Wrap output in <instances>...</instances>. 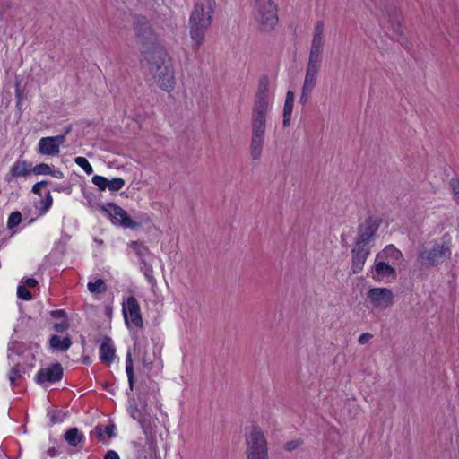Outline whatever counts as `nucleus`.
<instances>
[{
  "instance_id": "nucleus-1",
  "label": "nucleus",
  "mask_w": 459,
  "mask_h": 459,
  "mask_svg": "<svg viewBox=\"0 0 459 459\" xmlns=\"http://www.w3.org/2000/svg\"><path fill=\"white\" fill-rule=\"evenodd\" d=\"M269 84L268 76H262L253 100L249 145L250 156L253 160H260L264 150L267 114L270 108Z\"/></svg>"
},
{
  "instance_id": "nucleus-2",
  "label": "nucleus",
  "mask_w": 459,
  "mask_h": 459,
  "mask_svg": "<svg viewBox=\"0 0 459 459\" xmlns=\"http://www.w3.org/2000/svg\"><path fill=\"white\" fill-rule=\"evenodd\" d=\"M147 70L159 85L166 91L174 89L175 76L170 59L165 48L159 44H151L141 49Z\"/></svg>"
},
{
  "instance_id": "nucleus-3",
  "label": "nucleus",
  "mask_w": 459,
  "mask_h": 459,
  "mask_svg": "<svg viewBox=\"0 0 459 459\" xmlns=\"http://www.w3.org/2000/svg\"><path fill=\"white\" fill-rule=\"evenodd\" d=\"M215 0H197L189 18L190 37L194 42L192 48L197 51L203 45L205 33L212 22Z\"/></svg>"
},
{
  "instance_id": "nucleus-4",
  "label": "nucleus",
  "mask_w": 459,
  "mask_h": 459,
  "mask_svg": "<svg viewBox=\"0 0 459 459\" xmlns=\"http://www.w3.org/2000/svg\"><path fill=\"white\" fill-rule=\"evenodd\" d=\"M246 445L247 459H269L267 440L259 427L251 426L246 432Z\"/></svg>"
},
{
  "instance_id": "nucleus-5",
  "label": "nucleus",
  "mask_w": 459,
  "mask_h": 459,
  "mask_svg": "<svg viewBox=\"0 0 459 459\" xmlns=\"http://www.w3.org/2000/svg\"><path fill=\"white\" fill-rule=\"evenodd\" d=\"M255 18L261 30H271L278 22L276 6L272 0H256Z\"/></svg>"
},
{
  "instance_id": "nucleus-6",
  "label": "nucleus",
  "mask_w": 459,
  "mask_h": 459,
  "mask_svg": "<svg viewBox=\"0 0 459 459\" xmlns=\"http://www.w3.org/2000/svg\"><path fill=\"white\" fill-rule=\"evenodd\" d=\"M450 255L448 245L436 244L431 249L421 248L419 252L418 261L424 266L434 267L449 258Z\"/></svg>"
},
{
  "instance_id": "nucleus-7",
  "label": "nucleus",
  "mask_w": 459,
  "mask_h": 459,
  "mask_svg": "<svg viewBox=\"0 0 459 459\" xmlns=\"http://www.w3.org/2000/svg\"><path fill=\"white\" fill-rule=\"evenodd\" d=\"M133 27L136 40L141 44V49L156 43V36L145 16L135 14L133 16Z\"/></svg>"
},
{
  "instance_id": "nucleus-8",
  "label": "nucleus",
  "mask_w": 459,
  "mask_h": 459,
  "mask_svg": "<svg viewBox=\"0 0 459 459\" xmlns=\"http://www.w3.org/2000/svg\"><path fill=\"white\" fill-rule=\"evenodd\" d=\"M381 223V219L368 216L364 222L359 226L355 244L369 247V243L374 239V236Z\"/></svg>"
},
{
  "instance_id": "nucleus-9",
  "label": "nucleus",
  "mask_w": 459,
  "mask_h": 459,
  "mask_svg": "<svg viewBox=\"0 0 459 459\" xmlns=\"http://www.w3.org/2000/svg\"><path fill=\"white\" fill-rule=\"evenodd\" d=\"M374 308L385 310L394 304V293L388 288H371L367 293Z\"/></svg>"
},
{
  "instance_id": "nucleus-10",
  "label": "nucleus",
  "mask_w": 459,
  "mask_h": 459,
  "mask_svg": "<svg viewBox=\"0 0 459 459\" xmlns=\"http://www.w3.org/2000/svg\"><path fill=\"white\" fill-rule=\"evenodd\" d=\"M107 206L109 207V209H107L106 207L103 206L102 210L109 214L114 223H117L118 225L124 228H129L133 230L139 229L142 227L141 223L132 220L127 214V212L116 204L108 203Z\"/></svg>"
},
{
  "instance_id": "nucleus-11",
  "label": "nucleus",
  "mask_w": 459,
  "mask_h": 459,
  "mask_svg": "<svg viewBox=\"0 0 459 459\" xmlns=\"http://www.w3.org/2000/svg\"><path fill=\"white\" fill-rule=\"evenodd\" d=\"M123 314L126 325H129L130 319L136 327L141 328L143 326L140 306L135 297L130 296L126 302L123 303Z\"/></svg>"
},
{
  "instance_id": "nucleus-12",
  "label": "nucleus",
  "mask_w": 459,
  "mask_h": 459,
  "mask_svg": "<svg viewBox=\"0 0 459 459\" xmlns=\"http://www.w3.org/2000/svg\"><path fill=\"white\" fill-rule=\"evenodd\" d=\"M370 254V247L359 244H354L351 249V271L357 274L363 270L365 262Z\"/></svg>"
},
{
  "instance_id": "nucleus-13",
  "label": "nucleus",
  "mask_w": 459,
  "mask_h": 459,
  "mask_svg": "<svg viewBox=\"0 0 459 459\" xmlns=\"http://www.w3.org/2000/svg\"><path fill=\"white\" fill-rule=\"evenodd\" d=\"M63 377V368L60 363H55L51 367L41 368L36 375L35 380L38 384L46 382L55 383Z\"/></svg>"
},
{
  "instance_id": "nucleus-14",
  "label": "nucleus",
  "mask_w": 459,
  "mask_h": 459,
  "mask_svg": "<svg viewBox=\"0 0 459 459\" xmlns=\"http://www.w3.org/2000/svg\"><path fill=\"white\" fill-rule=\"evenodd\" d=\"M128 410L131 417L140 423L145 435L152 434V426L151 416L147 415L145 411L138 409L134 404H130Z\"/></svg>"
},
{
  "instance_id": "nucleus-15",
  "label": "nucleus",
  "mask_w": 459,
  "mask_h": 459,
  "mask_svg": "<svg viewBox=\"0 0 459 459\" xmlns=\"http://www.w3.org/2000/svg\"><path fill=\"white\" fill-rule=\"evenodd\" d=\"M377 259L386 261L394 265L400 264L403 260V256L402 252L394 245H388L377 255Z\"/></svg>"
},
{
  "instance_id": "nucleus-16",
  "label": "nucleus",
  "mask_w": 459,
  "mask_h": 459,
  "mask_svg": "<svg viewBox=\"0 0 459 459\" xmlns=\"http://www.w3.org/2000/svg\"><path fill=\"white\" fill-rule=\"evenodd\" d=\"M375 7L378 9L383 17L390 20L396 18L397 10L392 0H372Z\"/></svg>"
},
{
  "instance_id": "nucleus-17",
  "label": "nucleus",
  "mask_w": 459,
  "mask_h": 459,
  "mask_svg": "<svg viewBox=\"0 0 459 459\" xmlns=\"http://www.w3.org/2000/svg\"><path fill=\"white\" fill-rule=\"evenodd\" d=\"M116 350L109 337L106 336L100 347V358L104 363L110 364L115 359Z\"/></svg>"
},
{
  "instance_id": "nucleus-18",
  "label": "nucleus",
  "mask_w": 459,
  "mask_h": 459,
  "mask_svg": "<svg viewBox=\"0 0 459 459\" xmlns=\"http://www.w3.org/2000/svg\"><path fill=\"white\" fill-rule=\"evenodd\" d=\"M325 24L323 21H317L313 33L310 49L323 51L325 44Z\"/></svg>"
},
{
  "instance_id": "nucleus-19",
  "label": "nucleus",
  "mask_w": 459,
  "mask_h": 459,
  "mask_svg": "<svg viewBox=\"0 0 459 459\" xmlns=\"http://www.w3.org/2000/svg\"><path fill=\"white\" fill-rule=\"evenodd\" d=\"M376 276L375 279L382 280L384 278L391 277L392 279L396 278V272L393 265L389 263L380 260L375 264Z\"/></svg>"
},
{
  "instance_id": "nucleus-20",
  "label": "nucleus",
  "mask_w": 459,
  "mask_h": 459,
  "mask_svg": "<svg viewBox=\"0 0 459 459\" xmlns=\"http://www.w3.org/2000/svg\"><path fill=\"white\" fill-rule=\"evenodd\" d=\"M30 165L26 161H17L11 168L8 174L5 176V180L7 182H11L13 178H18L22 176H27L30 173L31 169H30Z\"/></svg>"
},
{
  "instance_id": "nucleus-21",
  "label": "nucleus",
  "mask_w": 459,
  "mask_h": 459,
  "mask_svg": "<svg viewBox=\"0 0 459 459\" xmlns=\"http://www.w3.org/2000/svg\"><path fill=\"white\" fill-rule=\"evenodd\" d=\"M38 151L43 155L54 156L59 153L60 149L51 137H43L39 142Z\"/></svg>"
},
{
  "instance_id": "nucleus-22",
  "label": "nucleus",
  "mask_w": 459,
  "mask_h": 459,
  "mask_svg": "<svg viewBox=\"0 0 459 459\" xmlns=\"http://www.w3.org/2000/svg\"><path fill=\"white\" fill-rule=\"evenodd\" d=\"M294 92L291 91H288L286 93L284 107H283V121L282 126L284 127H288L290 124L291 114L293 110L294 105Z\"/></svg>"
},
{
  "instance_id": "nucleus-23",
  "label": "nucleus",
  "mask_w": 459,
  "mask_h": 459,
  "mask_svg": "<svg viewBox=\"0 0 459 459\" xmlns=\"http://www.w3.org/2000/svg\"><path fill=\"white\" fill-rule=\"evenodd\" d=\"M72 345V340L65 336L63 340L58 335H52L49 339V346L53 350L67 351Z\"/></svg>"
},
{
  "instance_id": "nucleus-24",
  "label": "nucleus",
  "mask_w": 459,
  "mask_h": 459,
  "mask_svg": "<svg viewBox=\"0 0 459 459\" xmlns=\"http://www.w3.org/2000/svg\"><path fill=\"white\" fill-rule=\"evenodd\" d=\"M319 70L307 68L302 88L307 91H312L316 84Z\"/></svg>"
},
{
  "instance_id": "nucleus-25",
  "label": "nucleus",
  "mask_w": 459,
  "mask_h": 459,
  "mask_svg": "<svg viewBox=\"0 0 459 459\" xmlns=\"http://www.w3.org/2000/svg\"><path fill=\"white\" fill-rule=\"evenodd\" d=\"M83 438V435L80 434L79 429L75 427L69 429L65 434V441L74 447L82 442Z\"/></svg>"
},
{
  "instance_id": "nucleus-26",
  "label": "nucleus",
  "mask_w": 459,
  "mask_h": 459,
  "mask_svg": "<svg viewBox=\"0 0 459 459\" xmlns=\"http://www.w3.org/2000/svg\"><path fill=\"white\" fill-rule=\"evenodd\" d=\"M323 51L310 49L307 68L320 70Z\"/></svg>"
},
{
  "instance_id": "nucleus-27",
  "label": "nucleus",
  "mask_w": 459,
  "mask_h": 459,
  "mask_svg": "<svg viewBox=\"0 0 459 459\" xmlns=\"http://www.w3.org/2000/svg\"><path fill=\"white\" fill-rule=\"evenodd\" d=\"M126 375L128 377L129 389H130V391H133L135 379H134L133 359H132V354L130 351H128L126 354Z\"/></svg>"
},
{
  "instance_id": "nucleus-28",
  "label": "nucleus",
  "mask_w": 459,
  "mask_h": 459,
  "mask_svg": "<svg viewBox=\"0 0 459 459\" xmlns=\"http://www.w3.org/2000/svg\"><path fill=\"white\" fill-rule=\"evenodd\" d=\"M129 246L135 251L137 256L140 258L142 264L145 257L150 255V250L143 243L138 241H131Z\"/></svg>"
},
{
  "instance_id": "nucleus-29",
  "label": "nucleus",
  "mask_w": 459,
  "mask_h": 459,
  "mask_svg": "<svg viewBox=\"0 0 459 459\" xmlns=\"http://www.w3.org/2000/svg\"><path fill=\"white\" fill-rule=\"evenodd\" d=\"M87 287L91 293H103L107 291L106 284L102 279H98L94 282H89Z\"/></svg>"
},
{
  "instance_id": "nucleus-30",
  "label": "nucleus",
  "mask_w": 459,
  "mask_h": 459,
  "mask_svg": "<svg viewBox=\"0 0 459 459\" xmlns=\"http://www.w3.org/2000/svg\"><path fill=\"white\" fill-rule=\"evenodd\" d=\"M156 360V354L152 352L144 351L143 355V364L147 369H152L154 367Z\"/></svg>"
},
{
  "instance_id": "nucleus-31",
  "label": "nucleus",
  "mask_w": 459,
  "mask_h": 459,
  "mask_svg": "<svg viewBox=\"0 0 459 459\" xmlns=\"http://www.w3.org/2000/svg\"><path fill=\"white\" fill-rule=\"evenodd\" d=\"M9 381L12 385H16V380L22 377V370L20 364L13 367L9 372Z\"/></svg>"
},
{
  "instance_id": "nucleus-32",
  "label": "nucleus",
  "mask_w": 459,
  "mask_h": 459,
  "mask_svg": "<svg viewBox=\"0 0 459 459\" xmlns=\"http://www.w3.org/2000/svg\"><path fill=\"white\" fill-rule=\"evenodd\" d=\"M74 161L79 167H81L85 171L86 174L91 175L93 173V169L86 158L77 157L75 158Z\"/></svg>"
},
{
  "instance_id": "nucleus-33",
  "label": "nucleus",
  "mask_w": 459,
  "mask_h": 459,
  "mask_svg": "<svg viewBox=\"0 0 459 459\" xmlns=\"http://www.w3.org/2000/svg\"><path fill=\"white\" fill-rule=\"evenodd\" d=\"M142 264H143V271L144 275L147 278L148 281L152 285H155V279L152 275V272H153L152 266L149 263H147V261H143V263Z\"/></svg>"
},
{
  "instance_id": "nucleus-34",
  "label": "nucleus",
  "mask_w": 459,
  "mask_h": 459,
  "mask_svg": "<svg viewBox=\"0 0 459 459\" xmlns=\"http://www.w3.org/2000/svg\"><path fill=\"white\" fill-rule=\"evenodd\" d=\"M108 188L110 191H118L125 186V180L121 178H115L108 181Z\"/></svg>"
},
{
  "instance_id": "nucleus-35",
  "label": "nucleus",
  "mask_w": 459,
  "mask_h": 459,
  "mask_svg": "<svg viewBox=\"0 0 459 459\" xmlns=\"http://www.w3.org/2000/svg\"><path fill=\"white\" fill-rule=\"evenodd\" d=\"M91 180L92 183L97 186L100 191H104L108 186V179L102 176L95 175Z\"/></svg>"
},
{
  "instance_id": "nucleus-36",
  "label": "nucleus",
  "mask_w": 459,
  "mask_h": 459,
  "mask_svg": "<svg viewBox=\"0 0 459 459\" xmlns=\"http://www.w3.org/2000/svg\"><path fill=\"white\" fill-rule=\"evenodd\" d=\"M31 171L35 175H49L51 172V169L48 164L40 163L39 165H36Z\"/></svg>"
},
{
  "instance_id": "nucleus-37",
  "label": "nucleus",
  "mask_w": 459,
  "mask_h": 459,
  "mask_svg": "<svg viewBox=\"0 0 459 459\" xmlns=\"http://www.w3.org/2000/svg\"><path fill=\"white\" fill-rule=\"evenodd\" d=\"M22 214L19 212H13L10 214L7 221L8 228H13L20 224Z\"/></svg>"
},
{
  "instance_id": "nucleus-38",
  "label": "nucleus",
  "mask_w": 459,
  "mask_h": 459,
  "mask_svg": "<svg viewBox=\"0 0 459 459\" xmlns=\"http://www.w3.org/2000/svg\"><path fill=\"white\" fill-rule=\"evenodd\" d=\"M17 295L20 299L23 300H30L31 299V293L28 289L24 286H19L17 290Z\"/></svg>"
},
{
  "instance_id": "nucleus-39",
  "label": "nucleus",
  "mask_w": 459,
  "mask_h": 459,
  "mask_svg": "<svg viewBox=\"0 0 459 459\" xmlns=\"http://www.w3.org/2000/svg\"><path fill=\"white\" fill-rule=\"evenodd\" d=\"M52 201H53L52 196L50 195V192L48 191L46 194L45 200L41 201V204H43V206L41 207V212H46L47 211H48V209L50 208V206L52 204Z\"/></svg>"
},
{
  "instance_id": "nucleus-40",
  "label": "nucleus",
  "mask_w": 459,
  "mask_h": 459,
  "mask_svg": "<svg viewBox=\"0 0 459 459\" xmlns=\"http://www.w3.org/2000/svg\"><path fill=\"white\" fill-rule=\"evenodd\" d=\"M69 327V323L66 320H64L61 323H55L53 328L57 333H63L67 330Z\"/></svg>"
},
{
  "instance_id": "nucleus-41",
  "label": "nucleus",
  "mask_w": 459,
  "mask_h": 459,
  "mask_svg": "<svg viewBox=\"0 0 459 459\" xmlns=\"http://www.w3.org/2000/svg\"><path fill=\"white\" fill-rule=\"evenodd\" d=\"M450 186L456 197V201L459 203V178H453L450 181Z\"/></svg>"
},
{
  "instance_id": "nucleus-42",
  "label": "nucleus",
  "mask_w": 459,
  "mask_h": 459,
  "mask_svg": "<svg viewBox=\"0 0 459 459\" xmlns=\"http://www.w3.org/2000/svg\"><path fill=\"white\" fill-rule=\"evenodd\" d=\"M301 443H302V442H301L300 440H291V441L287 442V443L285 444V446H284V447H285V449H286L287 451H290H290H293V450H295L296 448H298V447L300 446V444H301Z\"/></svg>"
},
{
  "instance_id": "nucleus-43",
  "label": "nucleus",
  "mask_w": 459,
  "mask_h": 459,
  "mask_svg": "<svg viewBox=\"0 0 459 459\" xmlns=\"http://www.w3.org/2000/svg\"><path fill=\"white\" fill-rule=\"evenodd\" d=\"M48 184V181H40L36 183L32 187V192L40 196L42 187L46 186Z\"/></svg>"
},
{
  "instance_id": "nucleus-44",
  "label": "nucleus",
  "mask_w": 459,
  "mask_h": 459,
  "mask_svg": "<svg viewBox=\"0 0 459 459\" xmlns=\"http://www.w3.org/2000/svg\"><path fill=\"white\" fill-rule=\"evenodd\" d=\"M91 433L94 434L100 440L104 438L105 434L103 427L101 425L96 426Z\"/></svg>"
},
{
  "instance_id": "nucleus-45",
  "label": "nucleus",
  "mask_w": 459,
  "mask_h": 459,
  "mask_svg": "<svg viewBox=\"0 0 459 459\" xmlns=\"http://www.w3.org/2000/svg\"><path fill=\"white\" fill-rule=\"evenodd\" d=\"M104 429V434L107 435L108 438L115 437V432H114L115 425L114 424H109V425L106 426L105 429Z\"/></svg>"
},
{
  "instance_id": "nucleus-46",
  "label": "nucleus",
  "mask_w": 459,
  "mask_h": 459,
  "mask_svg": "<svg viewBox=\"0 0 459 459\" xmlns=\"http://www.w3.org/2000/svg\"><path fill=\"white\" fill-rule=\"evenodd\" d=\"M312 91H305L304 88H302V91H301V95H300V98H299V102L302 104V105H305L307 100H308V97H309V94L311 93Z\"/></svg>"
},
{
  "instance_id": "nucleus-47",
  "label": "nucleus",
  "mask_w": 459,
  "mask_h": 459,
  "mask_svg": "<svg viewBox=\"0 0 459 459\" xmlns=\"http://www.w3.org/2000/svg\"><path fill=\"white\" fill-rule=\"evenodd\" d=\"M65 134H59L56 136H51L53 141L57 144V147L60 149V145H62L65 142Z\"/></svg>"
},
{
  "instance_id": "nucleus-48",
  "label": "nucleus",
  "mask_w": 459,
  "mask_h": 459,
  "mask_svg": "<svg viewBox=\"0 0 459 459\" xmlns=\"http://www.w3.org/2000/svg\"><path fill=\"white\" fill-rule=\"evenodd\" d=\"M372 337V334L369 333H363L359 338V343L361 345L366 344Z\"/></svg>"
},
{
  "instance_id": "nucleus-49",
  "label": "nucleus",
  "mask_w": 459,
  "mask_h": 459,
  "mask_svg": "<svg viewBox=\"0 0 459 459\" xmlns=\"http://www.w3.org/2000/svg\"><path fill=\"white\" fill-rule=\"evenodd\" d=\"M50 315L52 317H55V318H65L66 317V313L65 310H54V311H51Z\"/></svg>"
},
{
  "instance_id": "nucleus-50",
  "label": "nucleus",
  "mask_w": 459,
  "mask_h": 459,
  "mask_svg": "<svg viewBox=\"0 0 459 459\" xmlns=\"http://www.w3.org/2000/svg\"><path fill=\"white\" fill-rule=\"evenodd\" d=\"M104 459H120V457L116 451L108 450L106 453Z\"/></svg>"
},
{
  "instance_id": "nucleus-51",
  "label": "nucleus",
  "mask_w": 459,
  "mask_h": 459,
  "mask_svg": "<svg viewBox=\"0 0 459 459\" xmlns=\"http://www.w3.org/2000/svg\"><path fill=\"white\" fill-rule=\"evenodd\" d=\"M38 284V281L34 278H28L26 280V285L32 288Z\"/></svg>"
},
{
  "instance_id": "nucleus-52",
  "label": "nucleus",
  "mask_w": 459,
  "mask_h": 459,
  "mask_svg": "<svg viewBox=\"0 0 459 459\" xmlns=\"http://www.w3.org/2000/svg\"><path fill=\"white\" fill-rule=\"evenodd\" d=\"M49 175H52L53 177L57 178H62L64 177L63 172L60 170H52L51 169V172L49 173Z\"/></svg>"
},
{
  "instance_id": "nucleus-53",
  "label": "nucleus",
  "mask_w": 459,
  "mask_h": 459,
  "mask_svg": "<svg viewBox=\"0 0 459 459\" xmlns=\"http://www.w3.org/2000/svg\"><path fill=\"white\" fill-rule=\"evenodd\" d=\"M48 455L51 457H54L56 455V450L55 447H51L47 451Z\"/></svg>"
},
{
  "instance_id": "nucleus-54",
  "label": "nucleus",
  "mask_w": 459,
  "mask_h": 459,
  "mask_svg": "<svg viewBox=\"0 0 459 459\" xmlns=\"http://www.w3.org/2000/svg\"><path fill=\"white\" fill-rule=\"evenodd\" d=\"M68 188L66 187H64V186H55L54 187V191H56V192H62V191H65L67 190Z\"/></svg>"
},
{
  "instance_id": "nucleus-55",
  "label": "nucleus",
  "mask_w": 459,
  "mask_h": 459,
  "mask_svg": "<svg viewBox=\"0 0 459 459\" xmlns=\"http://www.w3.org/2000/svg\"><path fill=\"white\" fill-rule=\"evenodd\" d=\"M71 130H72V126H68L67 127H65L63 134H65L66 136L71 132Z\"/></svg>"
},
{
  "instance_id": "nucleus-56",
  "label": "nucleus",
  "mask_w": 459,
  "mask_h": 459,
  "mask_svg": "<svg viewBox=\"0 0 459 459\" xmlns=\"http://www.w3.org/2000/svg\"><path fill=\"white\" fill-rule=\"evenodd\" d=\"M103 387H104L107 391H108V392H110V393H113V391H111V390H109V389H108V383H105V384H104V385H103Z\"/></svg>"
},
{
  "instance_id": "nucleus-57",
  "label": "nucleus",
  "mask_w": 459,
  "mask_h": 459,
  "mask_svg": "<svg viewBox=\"0 0 459 459\" xmlns=\"http://www.w3.org/2000/svg\"><path fill=\"white\" fill-rule=\"evenodd\" d=\"M55 420H56V418L53 417L52 421H55Z\"/></svg>"
},
{
  "instance_id": "nucleus-58",
  "label": "nucleus",
  "mask_w": 459,
  "mask_h": 459,
  "mask_svg": "<svg viewBox=\"0 0 459 459\" xmlns=\"http://www.w3.org/2000/svg\"><path fill=\"white\" fill-rule=\"evenodd\" d=\"M55 420H56V418L53 417L52 421H55Z\"/></svg>"
}]
</instances>
